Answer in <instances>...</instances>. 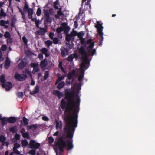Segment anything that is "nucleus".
Listing matches in <instances>:
<instances>
[{"mask_svg":"<svg viewBox=\"0 0 155 155\" xmlns=\"http://www.w3.org/2000/svg\"><path fill=\"white\" fill-rule=\"evenodd\" d=\"M89 45V48L91 50L94 46V43L92 41H87ZM82 55V62L81 64L79 70L80 75L78 78V82L73 85L71 90H65V99H62L61 103L62 109H65V117L64 120L66 124L64 129L66 133L65 137H60L57 140L54 148L56 152L58 148L61 152L63 151V148L66 147L68 150L72 149L73 147L72 138L75 130L77 127L78 121V113L80 102V91L81 86L82 84V82L84 77L85 70L87 69L89 67L88 56L91 54L94 55L96 51L95 49L89 50L88 53H86L84 48H80L79 50Z\"/></svg>","mask_w":155,"mask_h":155,"instance_id":"f257e3e1","label":"nucleus"},{"mask_svg":"<svg viewBox=\"0 0 155 155\" xmlns=\"http://www.w3.org/2000/svg\"><path fill=\"white\" fill-rule=\"evenodd\" d=\"M102 24H101L99 21H97V24L95 26L97 29V30L98 34L101 36V39L102 41L103 40V33L102 30L103 28V27L102 25Z\"/></svg>","mask_w":155,"mask_h":155,"instance_id":"f03ea898","label":"nucleus"},{"mask_svg":"<svg viewBox=\"0 0 155 155\" xmlns=\"http://www.w3.org/2000/svg\"><path fill=\"white\" fill-rule=\"evenodd\" d=\"M29 148H30L38 149L40 146V144L34 140H31L29 143Z\"/></svg>","mask_w":155,"mask_h":155,"instance_id":"7ed1b4c3","label":"nucleus"},{"mask_svg":"<svg viewBox=\"0 0 155 155\" xmlns=\"http://www.w3.org/2000/svg\"><path fill=\"white\" fill-rule=\"evenodd\" d=\"M63 30L65 32L67 31H69L68 27L66 25L65 23L63 24L61 26L57 28L56 29V32L58 33H60Z\"/></svg>","mask_w":155,"mask_h":155,"instance_id":"20e7f679","label":"nucleus"},{"mask_svg":"<svg viewBox=\"0 0 155 155\" xmlns=\"http://www.w3.org/2000/svg\"><path fill=\"white\" fill-rule=\"evenodd\" d=\"M30 66L33 68V69L32 71L33 73H35L36 72H38L39 71V64L38 63H32L30 64Z\"/></svg>","mask_w":155,"mask_h":155,"instance_id":"39448f33","label":"nucleus"},{"mask_svg":"<svg viewBox=\"0 0 155 155\" xmlns=\"http://www.w3.org/2000/svg\"><path fill=\"white\" fill-rule=\"evenodd\" d=\"M4 37L7 39V42L8 43H11L13 41V39L11 38V35L9 32H5L4 35Z\"/></svg>","mask_w":155,"mask_h":155,"instance_id":"423d86ee","label":"nucleus"},{"mask_svg":"<svg viewBox=\"0 0 155 155\" xmlns=\"http://www.w3.org/2000/svg\"><path fill=\"white\" fill-rule=\"evenodd\" d=\"M15 77L18 80L22 81L25 80L27 77L24 74L21 75L18 73H16L15 76Z\"/></svg>","mask_w":155,"mask_h":155,"instance_id":"0eeeda50","label":"nucleus"},{"mask_svg":"<svg viewBox=\"0 0 155 155\" xmlns=\"http://www.w3.org/2000/svg\"><path fill=\"white\" fill-rule=\"evenodd\" d=\"M75 77V71L74 70H73L71 72H70L68 76V79L66 80L67 84H70V82H68V80L71 79V78H73L74 77Z\"/></svg>","mask_w":155,"mask_h":155,"instance_id":"6e6552de","label":"nucleus"},{"mask_svg":"<svg viewBox=\"0 0 155 155\" xmlns=\"http://www.w3.org/2000/svg\"><path fill=\"white\" fill-rule=\"evenodd\" d=\"M2 86L3 87L5 88L6 90L8 91L12 87L11 83L10 82H7L2 84Z\"/></svg>","mask_w":155,"mask_h":155,"instance_id":"1a4fd4ad","label":"nucleus"},{"mask_svg":"<svg viewBox=\"0 0 155 155\" xmlns=\"http://www.w3.org/2000/svg\"><path fill=\"white\" fill-rule=\"evenodd\" d=\"M78 16L79 18L82 21L84 20V17L85 16L84 12V10H82L81 8L80 9L79 13L78 14Z\"/></svg>","mask_w":155,"mask_h":155,"instance_id":"9d476101","label":"nucleus"},{"mask_svg":"<svg viewBox=\"0 0 155 155\" xmlns=\"http://www.w3.org/2000/svg\"><path fill=\"white\" fill-rule=\"evenodd\" d=\"M40 50L42 52V54L45 55L46 57H48L49 55V52L46 48H43L41 49Z\"/></svg>","mask_w":155,"mask_h":155,"instance_id":"9b49d317","label":"nucleus"},{"mask_svg":"<svg viewBox=\"0 0 155 155\" xmlns=\"http://www.w3.org/2000/svg\"><path fill=\"white\" fill-rule=\"evenodd\" d=\"M48 62L46 59H45L43 60H42L40 63V66L41 68L44 69L45 68Z\"/></svg>","mask_w":155,"mask_h":155,"instance_id":"f8f14e48","label":"nucleus"},{"mask_svg":"<svg viewBox=\"0 0 155 155\" xmlns=\"http://www.w3.org/2000/svg\"><path fill=\"white\" fill-rule=\"evenodd\" d=\"M56 122V129H61L62 128V123L61 121L57 120H55Z\"/></svg>","mask_w":155,"mask_h":155,"instance_id":"ddd939ff","label":"nucleus"},{"mask_svg":"<svg viewBox=\"0 0 155 155\" xmlns=\"http://www.w3.org/2000/svg\"><path fill=\"white\" fill-rule=\"evenodd\" d=\"M5 137L3 136H0V141L2 142V145H5L6 146H8L9 144V143L7 142H5Z\"/></svg>","mask_w":155,"mask_h":155,"instance_id":"4468645a","label":"nucleus"},{"mask_svg":"<svg viewBox=\"0 0 155 155\" xmlns=\"http://www.w3.org/2000/svg\"><path fill=\"white\" fill-rule=\"evenodd\" d=\"M53 94L56 95L59 98L62 97L63 95V94L62 92H61L58 90H54V91Z\"/></svg>","mask_w":155,"mask_h":155,"instance_id":"2eb2a0df","label":"nucleus"},{"mask_svg":"<svg viewBox=\"0 0 155 155\" xmlns=\"http://www.w3.org/2000/svg\"><path fill=\"white\" fill-rule=\"evenodd\" d=\"M39 91V87L38 86H36L35 87L34 90L30 92V93L31 94L33 95L38 93Z\"/></svg>","mask_w":155,"mask_h":155,"instance_id":"dca6fc26","label":"nucleus"},{"mask_svg":"<svg viewBox=\"0 0 155 155\" xmlns=\"http://www.w3.org/2000/svg\"><path fill=\"white\" fill-rule=\"evenodd\" d=\"M9 23V21L8 20L5 21L3 20H1L0 21V25L3 27L6 25H8Z\"/></svg>","mask_w":155,"mask_h":155,"instance_id":"f3484780","label":"nucleus"},{"mask_svg":"<svg viewBox=\"0 0 155 155\" xmlns=\"http://www.w3.org/2000/svg\"><path fill=\"white\" fill-rule=\"evenodd\" d=\"M10 61L9 59L8 58H7L5 64V67L6 68H8L10 65Z\"/></svg>","mask_w":155,"mask_h":155,"instance_id":"a211bd4d","label":"nucleus"},{"mask_svg":"<svg viewBox=\"0 0 155 155\" xmlns=\"http://www.w3.org/2000/svg\"><path fill=\"white\" fill-rule=\"evenodd\" d=\"M28 18L31 19L32 18V15L33 13V10L32 9H29L28 11Z\"/></svg>","mask_w":155,"mask_h":155,"instance_id":"6ab92c4d","label":"nucleus"},{"mask_svg":"<svg viewBox=\"0 0 155 155\" xmlns=\"http://www.w3.org/2000/svg\"><path fill=\"white\" fill-rule=\"evenodd\" d=\"M16 121V119L14 117H11L8 118V122L10 123H14Z\"/></svg>","mask_w":155,"mask_h":155,"instance_id":"aec40b11","label":"nucleus"},{"mask_svg":"<svg viewBox=\"0 0 155 155\" xmlns=\"http://www.w3.org/2000/svg\"><path fill=\"white\" fill-rule=\"evenodd\" d=\"M44 14L45 16L47 18H48V21L50 22H51L52 21L50 18H48L49 17V14L48 10H45L44 11Z\"/></svg>","mask_w":155,"mask_h":155,"instance_id":"412c9836","label":"nucleus"},{"mask_svg":"<svg viewBox=\"0 0 155 155\" xmlns=\"http://www.w3.org/2000/svg\"><path fill=\"white\" fill-rule=\"evenodd\" d=\"M64 85V81H61L58 84L57 86V88L58 89H61L63 88Z\"/></svg>","mask_w":155,"mask_h":155,"instance_id":"4be33fe9","label":"nucleus"},{"mask_svg":"<svg viewBox=\"0 0 155 155\" xmlns=\"http://www.w3.org/2000/svg\"><path fill=\"white\" fill-rule=\"evenodd\" d=\"M1 120L2 124L3 125H5L6 124L7 122H8V118L4 117L2 118Z\"/></svg>","mask_w":155,"mask_h":155,"instance_id":"5701e85b","label":"nucleus"},{"mask_svg":"<svg viewBox=\"0 0 155 155\" xmlns=\"http://www.w3.org/2000/svg\"><path fill=\"white\" fill-rule=\"evenodd\" d=\"M37 128V126L35 125H33L31 126H27V128L28 129H31L33 130H35Z\"/></svg>","mask_w":155,"mask_h":155,"instance_id":"b1692460","label":"nucleus"},{"mask_svg":"<svg viewBox=\"0 0 155 155\" xmlns=\"http://www.w3.org/2000/svg\"><path fill=\"white\" fill-rule=\"evenodd\" d=\"M54 8L56 9H58L59 7V3L58 0H57L54 3Z\"/></svg>","mask_w":155,"mask_h":155,"instance_id":"393cba45","label":"nucleus"},{"mask_svg":"<svg viewBox=\"0 0 155 155\" xmlns=\"http://www.w3.org/2000/svg\"><path fill=\"white\" fill-rule=\"evenodd\" d=\"M25 65V63L22 60L19 64V68H22Z\"/></svg>","mask_w":155,"mask_h":155,"instance_id":"a878e982","label":"nucleus"},{"mask_svg":"<svg viewBox=\"0 0 155 155\" xmlns=\"http://www.w3.org/2000/svg\"><path fill=\"white\" fill-rule=\"evenodd\" d=\"M58 67L60 69H61V70L64 73H66V72L64 70V69L62 67V62L61 61H60L59 62Z\"/></svg>","mask_w":155,"mask_h":155,"instance_id":"bb28decb","label":"nucleus"},{"mask_svg":"<svg viewBox=\"0 0 155 155\" xmlns=\"http://www.w3.org/2000/svg\"><path fill=\"white\" fill-rule=\"evenodd\" d=\"M6 15V14L4 12V10L1 8L0 12V18H2V17H5Z\"/></svg>","mask_w":155,"mask_h":155,"instance_id":"cd10ccee","label":"nucleus"},{"mask_svg":"<svg viewBox=\"0 0 155 155\" xmlns=\"http://www.w3.org/2000/svg\"><path fill=\"white\" fill-rule=\"evenodd\" d=\"M5 75H3L0 76V82L2 83V84L5 83Z\"/></svg>","mask_w":155,"mask_h":155,"instance_id":"c85d7f7f","label":"nucleus"},{"mask_svg":"<svg viewBox=\"0 0 155 155\" xmlns=\"http://www.w3.org/2000/svg\"><path fill=\"white\" fill-rule=\"evenodd\" d=\"M62 15V14L60 11H58L57 14L55 15V17L56 18H59Z\"/></svg>","mask_w":155,"mask_h":155,"instance_id":"c756f323","label":"nucleus"},{"mask_svg":"<svg viewBox=\"0 0 155 155\" xmlns=\"http://www.w3.org/2000/svg\"><path fill=\"white\" fill-rule=\"evenodd\" d=\"M21 144L22 146L23 147H25L28 145V143L26 140H22Z\"/></svg>","mask_w":155,"mask_h":155,"instance_id":"7c9ffc66","label":"nucleus"},{"mask_svg":"<svg viewBox=\"0 0 155 155\" xmlns=\"http://www.w3.org/2000/svg\"><path fill=\"white\" fill-rule=\"evenodd\" d=\"M84 33L83 31H81L79 33H78L77 36L79 37L80 39H82V36L84 35Z\"/></svg>","mask_w":155,"mask_h":155,"instance_id":"2f4dec72","label":"nucleus"},{"mask_svg":"<svg viewBox=\"0 0 155 155\" xmlns=\"http://www.w3.org/2000/svg\"><path fill=\"white\" fill-rule=\"evenodd\" d=\"M22 119L24 125L25 126L26 125L28 122L29 120L24 117Z\"/></svg>","mask_w":155,"mask_h":155,"instance_id":"473e14b6","label":"nucleus"},{"mask_svg":"<svg viewBox=\"0 0 155 155\" xmlns=\"http://www.w3.org/2000/svg\"><path fill=\"white\" fill-rule=\"evenodd\" d=\"M23 137L25 138L29 139L30 138L28 134V132H25L22 134Z\"/></svg>","mask_w":155,"mask_h":155,"instance_id":"72a5a7b5","label":"nucleus"},{"mask_svg":"<svg viewBox=\"0 0 155 155\" xmlns=\"http://www.w3.org/2000/svg\"><path fill=\"white\" fill-rule=\"evenodd\" d=\"M52 43V42L49 40H48L45 41V44L48 47H49Z\"/></svg>","mask_w":155,"mask_h":155,"instance_id":"f704fd0d","label":"nucleus"},{"mask_svg":"<svg viewBox=\"0 0 155 155\" xmlns=\"http://www.w3.org/2000/svg\"><path fill=\"white\" fill-rule=\"evenodd\" d=\"M22 39L24 44L26 45L28 41V39L25 36H23L22 38Z\"/></svg>","mask_w":155,"mask_h":155,"instance_id":"c9c22d12","label":"nucleus"},{"mask_svg":"<svg viewBox=\"0 0 155 155\" xmlns=\"http://www.w3.org/2000/svg\"><path fill=\"white\" fill-rule=\"evenodd\" d=\"M65 76H61V77H58V79L56 81V84H57L60 82L61 80L64 79Z\"/></svg>","mask_w":155,"mask_h":155,"instance_id":"e433bc0d","label":"nucleus"},{"mask_svg":"<svg viewBox=\"0 0 155 155\" xmlns=\"http://www.w3.org/2000/svg\"><path fill=\"white\" fill-rule=\"evenodd\" d=\"M31 8H29V6L26 3L25 4V6L23 8V10L24 11H28V10L29 9H31Z\"/></svg>","mask_w":155,"mask_h":155,"instance_id":"4c0bfd02","label":"nucleus"},{"mask_svg":"<svg viewBox=\"0 0 155 155\" xmlns=\"http://www.w3.org/2000/svg\"><path fill=\"white\" fill-rule=\"evenodd\" d=\"M72 37L70 34H67L66 35V39L67 41H69Z\"/></svg>","mask_w":155,"mask_h":155,"instance_id":"58836bf2","label":"nucleus"},{"mask_svg":"<svg viewBox=\"0 0 155 155\" xmlns=\"http://www.w3.org/2000/svg\"><path fill=\"white\" fill-rule=\"evenodd\" d=\"M25 74L29 75L32 78V75L31 72L28 69H26Z\"/></svg>","mask_w":155,"mask_h":155,"instance_id":"ea45409f","label":"nucleus"},{"mask_svg":"<svg viewBox=\"0 0 155 155\" xmlns=\"http://www.w3.org/2000/svg\"><path fill=\"white\" fill-rule=\"evenodd\" d=\"M16 19L15 17H14L12 20V23H11V26L13 27L14 26V24L16 21Z\"/></svg>","mask_w":155,"mask_h":155,"instance_id":"a19ab883","label":"nucleus"},{"mask_svg":"<svg viewBox=\"0 0 155 155\" xmlns=\"http://www.w3.org/2000/svg\"><path fill=\"white\" fill-rule=\"evenodd\" d=\"M16 126H14L10 128V130L12 132H15L17 130Z\"/></svg>","mask_w":155,"mask_h":155,"instance_id":"79ce46f5","label":"nucleus"},{"mask_svg":"<svg viewBox=\"0 0 155 155\" xmlns=\"http://www.w3.org/2000/svg\"><path fill=\"white\" fill-rule=\"evenodd\" d=\"M41 9L39 8H38L37 9L36 12V14L38 16H39L41 15Z\"/></svg>","mask_w":155,"mask_h":155,"instance_id":"37998d69","label":"nucleus"},{"mask_svg":"<svg viewBox=\"0 0 155 155\" xmlns=\"http://www.w3.org/2000/svg\"><path fill=\"white\" fill-rule=\"evenodd\" d=\"M70 35L72 36H77L78 33L75 31L73 30L71 33Z\"/></svg>","mask_w":155,"mask_h":155,"instance_id":"c03bdc74","label":"nucleus"},{"mask_svg":"<svg viewBox=\"0 0 155 155\" xmlns=\"http://www.w3.org/2000/svg\"><path fill=\"white\" fill-rule=\"evenodd\" d=\"M13 151L14 153L17 154L19 155L20 154V152L17 150V148H13Z\"/></svg>","mask_w":155,"mask_h":155,"instance_id":"a18cd8bd","label":"nucleus"},{"mask_svg":"<svg viewBox=\"0 0 155 155\" xmlns=\"http://www.w3.org/2000/svg\"><path fill=\"white\" fill-rule=\"evenodd\" d=\"M40 22L41 21L39 20H37L36 21V22H35V23L36 24V26L37 27L39 28L40 29H42L41 28H39V27L38 25L40 23Z\"/></svg>","mask_w":155,"mask_h":155,"instance_id":"49530a36","label":"nucleus"},{"mask_svg":"<svg viewBox=\"0 0 155 155\" xmlns=\"http://www.w3.org/2000/svg\"><path fill=\"white\" fill-rule=\"evenodd\" d=\"M36 151L35 150L32 149L29 152V153L31 154L32 155H35V154Z\"/></svg>","mask_w":155,"mask_h":155,"instance_id":"de8ad7c7","label":"nucleus"},{"mask_svg":"<svg viewBox=\"0 0 155 155\" xmlns=\"http://www.w3.org/2000/svg\"><path fill=\"white\" fill-rule=\"evenodd\" d=\"M49 72L48 71H46L45 72L44 76V78L45 79H46L47 78L49 75Z\"/></svg>","mask_w":155,"mask_h":155,"instance_id":"09e8293b","label":"nucleus"},{"mask_svg":"<svg viewBox=\"0 0 155 155\" xmlns=\"http://www.w3.org/2000/svg\"><path fill=\"white\" fill-rule=\"evenodd\" d=\"M49 143H52L54 140L53 138L52 137H50L48 138Z\"/></svg>","mask_w":155,"mask_h":155,"instance_id":"8fccbe9b","label":"nucleus"},{"mask_svg":"<svg viewBox=\"0 0 155 155\" xmlns=\"http://www.w3.org/2000/svg\"><path fill=\"white\" fill-rule=\"evenodd\" d=\"M20 145L19 144L16 143H15L14 144V147H13V148H18L20 147Z\"/></svg>","mask_w":155,"mask_h":155,"instance_id":"3c124183","label":"nucleus"},{"mask_svg":"<svg viewBox=\"0 0 155 155\" xmlns=\"http://www.w3.org/2000/svg\"><path fill=\"white\" fill-rule=\"evenodd\" d=\"M42 119L45 121H48L49 120V118L46 116H43Z\"/></svg>","mask_w":155,"mask_h":155,"instance_id":"603ef678","label":"nucleus"},{"mask_svg":"<svg viewBox=\"0 0 155 155\" xmlns=\"http://www.w3.org/2000/svg\"><path fill=\"white\" fill-rule=\"evenodd\" d=\"M17 95L18 97L22 98L23 97V93L22 92H18L17 93Z\"/></svg>","mask_w":155,"mask_h":155,"instance_id":"864d4df0","label":"nucleus"},{"mask_svg":"<svg viewBox=\"0 0 155 155\" xmlns=\"http://www.w3.org/2000/svg\"><path fill=\"white\" fill-rule=\"evenodd\" d=\"M53 41L54 44H57L58 42V39L57 38H55L53 39Z\"/></svg>","mask_w":155,"mask_h":155,"instance_id":"5fc2aeb1","label":"nucleus"},{"mask_svg":"<svg viewBox=\"0 0 155 155\" xmlns=\"http://www.w3.org/2000/svg\"><path fill=\"white\" fill-rule=\"evenodd\" d=\"M6 46L5 45H3L1 47V49L3 51H5L6 49Z\"/></svg>","mask_w":155,"mask_h":155,"instance_id":"6e6d98bb","label":"nucleus"},{"mask_svg":"<svg viewBox=\"0 0 155 155\" xmlns=\"http://www.w3.org/2000/svg\"><path fill=\"white\" fill-rule=\"evenodd\" d=\"M54 35V34L53 33H52V32L50 33L49 34V36L50 38L51 39H53V38Z\"/></svg>","mask_w":155,"mask_h":155,"instance_id":"4d7b16f0","label":"nucleus"},{"mask_svg":"<svg viewBox=\"0 0 155 155\" xmlns=\"http://www.w3.org/2000/svg\"><path fill=\"white\" fill-rule=\"evenodd\" d=\"M20 137V136L18 134H15V138L16 139V140H18Z\"/></svg>","mask_w":155,"mask_h":155,"instance_id":"13d9d810","label":"nucleus"},{"mask_svg":"<svg viewBox=\"0 0 155 155\" xmlns=\"http://www.w3.org/2000/svg\"><path fill=\"white\" fill-rule=\"evenodd\" d=\"M38 57L40 60H42L43 59V54H39L38 55Z\"/></svg>","mask_w":155,"mask_h":155,"instance_id":"bf43d9fd","label":"nucleus"},{"mask_svg":"<svg viewBox=\"0 0 155 155\" xmlns=\"http://www.w3.org/2000/svg\"><path fill=\"white\" fill-rule=\"evenodd\" d=\"M2 53L1 51L0 50V61H2L4 60V58L2 56Z\"/></svg>","mask_w":155,"mask_h":155,"instance_id":"052dcab7","label":"nucleus"},{"mask_svg":"<svg viewBox=\"0 0 155 155\" xmlns=\"http://www.w3.org/2000/svg\"><path fill=\"white\" fill-rule=\"evenodd\" d=\"M78 24L77 23V21H75L74 22V26L75 28H77L78 27Z\"/></svg>","mask_w":155,"mask_h":155,"instance_id":"680f3d73","label":"nucleus"},{"mask_svg":"<svg viewBox=\"0 0 155 155\" xmlns=\"http://www.w3.org/2000/svg\"><path fill=\"white\" fill-rule=\"evenodd\" d=\"M31 84L32 85H34L35 84V82L33 80L32 77V78H31Z\"/></svg>","mask_w":155,"mask_h":155,"instance_id":"e2e57ef3","label":"nucleus"},{"mask_svg":"<svg viewBox=\"0 0 155 155\" xmlns=\"http://www.w3.org/2000/svg\"><path fill=\"white\" fill-rule=\"evenodd\" d=\"M22 15V18L24 21H26V17L25 16V13L21 14Z\"/></svg>","mask_w":155,"mask_h":155,"instance_id":"0e129e2a","label":"nucleus"},{"mask_svg":"<svg viewBox=\"0 0 155 155\" xmlns=\"http://www.w3.org/2000/svg\"><path fill=\"white\" fill-rule=\"evenodd\" d=\"M18 9L19 10V11L21 13V14H23L24 13V12L22 11V9H20L19 8V7L18 6Z\"/></svg>","mask_w":155,"mask_h":155,"instance_id":"69168bd1","label":"nucleus"},{"mask_svg":"<svg viewBox=\"0 0 155 155\" xmlns=\"http://www.w3.org/2000/svg\"><path fill=\"white\" fill-rule=\"evenodd\" d=\"M67 59L69 61H71L72 60V58L71 57L69 56L68 57Z\"/></svg>","mask_w":155,"mask_h":155,"instance_id":"338daca9","label":"nucleus"},{"mask_svg":"<svg viewBox=\"0 0 155 155\" xmlns=\"http://www.w3.org/2000/svg\"><path fill=\"white\" fill-rule=\"evenodd\" d=\"M58 131H57L54 134H53V136H57L58 135Z\"/></svg>","mask_w":155,"mask_h":155,"instance_id":"774afa93","label":"nucleus"}]
</instances>
